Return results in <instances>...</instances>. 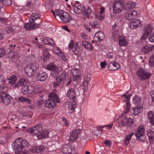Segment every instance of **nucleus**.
Instances as JSON below:
<instances>
[{
	"mask_svg": "<svg viewBox=\"0 0 154 154\" xmlns=\"http://www.w3.org/2000/svg\"><path fill=\"white\" fill-rule=\"evenodd\" d=\"M29 145V142L26 140L18 138L12 143V146L13 149L16 151L15 152V154H24V152L22 151L24 147H27Z\"/></svg>",
	"mask_w": 154,
	"mask_h": 154,
	"instance_id": "nucleus-1",
	"label": "nucleus"
},
{
	"mask_svg": "<svg viewBox=\"0 0 154 154\" xmlns=\"http://www.w3.org/2000/svg\"><path fill=\"white\" fill-rule=\"evenodd\" d=\"M53 13L55 18L58 21H61L64 23H69L71 20L69 14L60 9H57Z\"/></svg>",
	"mask_w": 154,
	"mask_h": 154,
	"instance_id": "nucleus-2",
	"label": "nucleus"
},
{
	"mask_svg": "<svg viewBox=\"0 0 154 154\" xmlns=\"http://www.w3.org/2000/svg\"><path fill=\"white\" fill-rule=\"evenodd\" d=\"M49 99L45 103V106L49 108L54 107L57 103L60 102V100L54 91L49 94Z\"/></svg>",
	"mask_w": 154,
	"mask_h": 154,
	"instance_id": "nucleus-3",
	"label": "nucleus"
},
{
	"mask_svg": "<svg viewBox=\"0 0 154 154\" xmlns=\"http://www.w3.org/2000/svg\"><path fill=\"white\" fill-rule=\"evenodd\" d=\"M38 67L39 64L38 63L35 62H32L26 66L24 71L28 76H32L35 75V71Z\"/></svg>",
	"mask_w": 154,
	"mask_h": 154,
	"instance_id": "nucleus-4",
	"label": "nucleus"
},
{
	"mask_svg": "<svg viewBox=\"0 0 154 154\" xmlns=\"http://www.w3.org/2000/svg\"><path fill=\"white\" fill-rule=\"evenodd\" d=\"M78 85L79 84L80 86H83V89L85 90H86L88 86L90 78L87 77L83 79H82L81 78V71L80 69H78Z\"/></svg>",
	"mask_w": 154,
	"mask_h": 154,
	"instance_id": "nucleus-5",
	"label": "nucleus"
},
{
	"mask_svg": "<svg viewBox=\"0 0 154 154\" xmlns=\"http://www.w3.org/2000/svg\"><path fill=\"white\" fill-rule=\"evenodd\" d=\"M125 7L124 3L120 0H116L112 5L113 12L114 14L119 13L121 12Z\"/></svg>",
	"mask_w": 154,
	"mask_h": 154,
	"instance_id": "nucleus-6",
	"label": "nucleus"
},
{
	"mask_svg": "<svg viewBox=\"0 0 154 154\" xmlns=\"http://www.w3.org/2000/svg\"><path fill=\"white\" fill-rule=\"evenodd\" d=\"M27 82V80L26 79H21L16 84L14 85V88H16L23 86L21 89V91L23 94H28V89L27 88V86H25Z\"/></svg>",
	"mask_w": 154,
	"mask_h": 154,
	"instance_id": "nucleus-7",
	"label": "nucleus"
},
{
	"mask_svg": "<svg viewBox=\"0 0 154 154\" xmlns=\"http://www.w3.org/2000/svg\"><path fill=\"white\" fill-rule=\"evenodd\" d=\"M12 99V97L8 93L0 92V102L7 105L11 103Z\"/></svg>",
	"mask_w": 154,
	"mask_h": 154,
	"instance_id": "nucleus-8",
	"label": "nucleus"
},
{
	"mask_svg": "<svg viewBox=\"0 0 154 154\" xmlns=\"http://www.w3.org/2000/svg\"><path fill=\"white\" fill-rule=\"evenodd\" d=\"M137 76L142 80H144L150 78L151 75L150 72L142 68H140L138 70L137 72Z\"/></svg>",
	"mask_w": 154,
	"mask_h": 154,
	"instance_id": "nucleus-9",
	"label": "nucleus"
},
{
	"mask_svg": "<svg viewBox=\"0 0 154 154\" xmlns=\"http://www.w3.org/2000/svg\"><path fill=\"white\" fill-rule=\"evenodd\" d=\"M112 125V124H110L106 125L100 126L99 128H97L94 130V135H98L99 134H104V132L105 131V128L108 129H110Z\"/></svg>",
	"mask_w": 154,
	"mask_h": 154,
	"instance_id": "nucleus-10",
	"label": "nucleus"
},
{
	"mask_svg": "<svg viewBox=\"0 0 154 154\" xmlns=\"http://www.w3.org/2000/svg\"><path fill=\"white\" fill-rule=\"evenodd\" d=\"M127 94L126 93L122 95V97L124 101H126V107L125 109V110L124 112V113L126 114L128 112L130 107V105L129 102V100L131 96L130 94L127 95Z\"/></svg>",
	"mask_w": 154,
	"mask_h": 154,
	"instance_id": "nucleus-11",
	"label": "nucleus"
},
{
	"mask_svg": "<svg viewBox=\"0 0 154 154\" xmlns=\"http://www.w3.org/2000/svg\"><path fill=\"white\" fill-rule=\"evenodd\" d=\"M133 123L134 120L130 118L128 119L127 117H124L122 121L119 122L120 125L122 126L128 125L131 127L133 125Z\"/></svg>",
	"mask_w": 154,
	"mask_h": 154,
	"instance_id": "nucleus-12",
	"label": "nucleus"
},
{
	"mask_svg": "<svg viewBox=\"0 0 154 154\" xmlns=\"http://www.w3.org/2000/svg\"><path fill=\"white\" fill-rule=\"evenodd\" d=\"M42 129V127L41 125H39L35 126L31 128L28 130V132L29 134L35 135L38 134Z\"/></svg>",
	"mask_w": 154,
	"mask_h": 154,
	"instance_id": "nucleus-13",
	"label": "nucleus"
},
{
	"mask_svg": "<svg viewBox=\"0 0 154 154\" xmlns=\"http://www.w3.org/2000/svg\"><path fill=\"white\" fill-rule=\"evenodd\" d=\"M154 49V46L149 44H147L145 45L141 50V52L143 54H147Z\"/></svg>",
	"mask_w": 154,
	"mask_h": 154,
	"instance_id": "nucleus-14",
	"label": "nucleus"
},
{
	"mask_svg": "<svg viewBox=\"0 0 154 154\" xmlns=\"http://www.w3.org/2000/svg\"><path fill=\"white\" fill-rule=\"evenodd\" d=\"M62 152L64 154H70L74 153V150L73 149V146L65 145L62 149Z\"/></svg>",
	"mask_w": 154,
	"mask_h": 154,
	"instance_id": "nucleus-15",
	"label": "nucleus"
},
{
	"mask_svg": "<svg viewBox=\"0 0 154 154\" xmlns=\"http://www.w3.org/2000/svg\"><path fill=\"white\" fill-rule=\"evenodd\" d=\"M137 12L135 10L129 11L127 12L125 16L127 19L129 20L135 18L137 15Z\"/></svg>",
	"mask_w": 154,
	"mask_h": 154,
	"instance_id": "nucleus-16",
	"label": "nucleus"
},
{
	"mask_svg": "<svg viewBox=\"0 0 154 154\" xmlns=\"http://www.w3.org/2000/svg\"><path fill=\"white\" fill-rule=\"evenodd\" d=\"M108 69L110 70L114 71L119 69L120 67V65L117 62L112 61L108 65Z\"/></svg>",
	"mask_w": 154,
	"mask_h": 154,
	"instance_id": "nucleus-17",
	"label": "nucleus"
},
{
	"mask_svg": "<svg viewBox=\"0 0 154 154\" xmlns=\"http://www.w3.org/2000/svg\"><path fill=\"white\" fill-rule=\"evenodd\" d=\"M53 52L60 56L64 61L66 60V58L64 54L60 50L59 48L54 46L53 48Z\"/></svg>",
	"mask_w": 154,
	"mask_h": 154,
	"instance_id": "nucleus-18",
	"label": "nucleus"
},
{
	"mask_svg": "<svg viewBox=\"0 0 154 154\" xmlns=\"http://www.w3.org/2000/svg\"><path fill=\"white\" fill-rule=\"evenodd\" d=\"M47 69L49 70H51L54 73H57L59 72L58 67L56 65L53 63H51L47 66Z\"/></svg>",
	"mask_w": 154,
	"mask_h": 154,
	"instance_id": "nucleus-19",
	"label": "nucleus"
},
{
	"mask_svg": "<svg viewBox=\"0 0 154 154\" xmlns=\"http://www.w3.org/2000/svg\"><path fill=\"white\" fill-rule=\"evenodd\" d=\"M48 75L45 72L41 71L38 72L37 76V78L38 80L40 81H45L47 78Z\"/></svg>",
	"mask_w": 154,
	"mask_h": 154,
	"instance_id": "nucleus-20",
	"label": "nucleus"
},
{
	"mask_svg": "<svg viewBox=\"0 0 154 154\" xmlns=\"http://www.w3.org/2000/svg\"><path fill=\"white\" fill-rule=\"evenodd\" d=\"M132 113L134 116H136L140 114L143 110L142 105L136 106L132 108Z\"/></svg>",
	"mask_w": 154,
	"mask_h": 154,
	"instance_id": "nucleus-21",
	"label": "nucleus"
},
{
	"mask_svg": "<svg viewBox=\"0 0 154 154\" xmlns=\"http://www.w3.org/2000/svg\"><path fill=\"white\" fill-rule=\"evenodd\" d=\"M141 22L139 20H134L129 24V27L131 29H134L137 28L138 26L140 25Z\"/></svg>",
	"mask_w": 154,
	"mask_h": 154,
	"instance_id": "nucleus-22",
	"label": "nucleus"
},
{
	"mask_svg": "<svg viewBox=\"0 0 154 154\" xmlns=\"http://www.w3.org/2000/svg\"><path fill=\"white\" fill-rule=\"evenodd\" d=\"M105 37L104 34L102 32L99 31L96 33L94 36V39L95 40L99 41L103 40Z\"/></svg>",
	"mask_w": 154,
	"mask_h": 154,
	"instance_id": "nucleus-23",
	"label": "nucleus"
},
{
	"mask_svg": "<svg viewBox=\"0 0 154 154\" xmlns=\"http://www.w3.org/2000/svg\"><path fill=\"white\" fill-rule=\"evenodd\" d=\"M45 150V147L43 145L33 146L32 147L31 150L32 152H41Z\"/></svg>",
	"mask_w": 154,
	"mask_h": 154,
	"instance_id": "nucleus-24",
	"label": "nucleus"
},
{
	"mask_svg": "<svg viewBox=\"0 0 154 154\" xmlns=\"http://www.w3.org/2000/svg\"><path fill=\"white\" fill-rule=\"evenodd\" d=\"M17 80V77L15 75L10 76L6 79V81L10 85H13L15 83Z\"/></svg>",
	"mask_w": 154,
	"mask_h": 154,
	"instance_id": "nucleus-25",
	"label": "nucleus"
},
{
	"mask_svg": "<svg viewBox=\"0 0 154 154\" xmlns=\"http://www.w3.org/2000/svg\"><path fill=\"white\" fill-rule=\"evenodd\" d=\"M119 43L120 46H126L128 44V42L125 37H121L119 39Z\"/></svg>",
	"mask_w": 154,
	"mask_h": 154,
	"instance_id": "nucleus-26",
	"label": "nucleus"
},
{
	"mask_svg": "<svg viewBox=\"0 0 154 154\" xmlns=\"http://www.w3.org/2000/svg\"><path fill=\"white\" fill-rule=\"evenodd\" d=\"M43 43L45 44L48 45L52 46H54V45L53 41L50 38L46 37L42 39Z\"/></svg>",
	"mask_w": 154,
	"mask_h": 154,
	"instance_id": "nucleus-27",
	"label": "nucleus"
},
{
	"mask_svg": "<svg viewBox=\"0 0 154 154\" xmlns=\"http://www.w3.org/2000/svg\"><path fill=\"white\" fill-rule=\"evenodd\" d=\"M67 94L70 99L74 100L75 98V94L73 89H69L67 91Z\"/></svg>",
	"mask_w": 154,
	"mask_h": 154,
	"instance_id": "nucleus-28",
	"label": "nucleus"
},
{
	"mask_svg": "<svg viewBox=\"0 0 154 154\" xmlns=\"http://www.w3.org/2000/svg\"><path fill=\"white\" fill-rule=\"evenodd\" d=\"M43 59L44 61H45L48 59H49L51 57V54L49 51L46 49H44L43 50Z\"/></svg>",
	"mask_w": 154,
	"mask_h": 154,
	"instance_id": "nucleus-29",
	"label": "nucleus"
},
{
	"mask_svg": "<svg viewBox=\"0 0 154 154\" xmlns=\"http://www.w3.org/2000/svg\"><path fill=\"white\" fill-rule=\"evenodd\" d=\"M142 97L138 96H135L133 99V103L136 106L141 105L140 104L141 102Z\"/></svg>",
	"mask_w": 154,
	"mask_h": 154,
	"instance_id": "nucleus-30",
	"label": "nucleus"
},
{
	"mask_svg": "<svg viewBox=\"0 0 154 154\" xmlns=\"http://www.w3.org/2000/svg\"><path fill=\"white\" fill-rule=\"evenodd\" d=\"M41 15L38 12L32 13V15L29 18V21L30 22H32L36 19L39 18Z\"/></svg>",
	"mask_w": 154,
	"mask_h": 154,
	"instance_id": "nucleus-31",
	"label": "nucleus"
},
{
	"mask_svg": "<svg viewBox=\"0 0 154 154\" xmlns=\"http://www.w3.org/2000/svg\"><path fill=\"white\" fill-rule=\"evenodd\" d=\"M85 10V7L83 3L80 4L78 1V14L82 13L84 12Z\"/></svg>",
	"mask_w": 154,
	"mask_h": 154,
	"instance_id": "nucleus-32",
	"label": "nucleus"
},
{
	"mask_svg": "<svg viewBox=\"0 0 154 154\" xmlns=\"http://www.w3.org/2000/svg\"><path fill=\"white\" fill-rule=\"evenodd\" d=\"M145 133V130L143 126L140 125L138 128L135 135H144Z\"/></svg>",
	"mask_w": 154,
	"mask_h": 154,
	"instance_id": "nucleus-33",
	"label": "nucleus"
},
{
	"mask_svg": "<svg viewBox=\"0 0 154 154\" xmlns=\"http://www.w3.org/2000/svg\"><path fill=\"white\" fill-rule=\"evenodd\" d=\"M148 116L150 122L154 125V114L153 112L151 111H149L148 113Z\"/></svg>",
	"mask_w": 154,
	"mask_h": 154,
	"instance_id": "nucleus-34",
	"label": "nucleus"
},
{
	"mask_svg": "<svg viewBox=\"0 0 154 154\" xmlns=\"http://www.w3.org/2000/svg\"><path fill=\"white\" fill-rule=\"evenodd\" d=\"M136 5V3L134 2H129L125 6V9L128 10L134 8Z\"/></svg>",
	"mask_w": 154,
	"mask_h": 154,
	"instance_id": "nucleus-35",
	"label": "nucleus"
},
{
	"mask_svg": "<svg viewBox=\"0 0 154 154\" xmlns=\"http://www.w3.org/2000/svg\"><path fill=\"white\" fill-rule=\"evenodd\" d=\"M82 44L85 48L89 50H91L93 49V47L91 44L88 42L84 41H82Z\"/></svg>",
	"mask_w": 154,
	"mask_h": 154,
	"instance_id": "nucleus-36",
	"label": "nucleus"
},
{
	"mask_svg": "<svg viewBox=\"0 0 154 154\" xmlns=\"http://www.w3.org/2000/svg\"><path fill=\"white\" fill-rule=\"evenodd\" d=\"M66 72H63L57 78V80L60 81L61 82H62V84H63L64 83V81L66 79Z\"/></svg>",
	"mask_w": 154,
	"mask_h": 154,
	"instance_id": "nucleus-37",
	"label": "nucleus"
},
{
	"mask_svg": "<svg viewBox=\"0 0 154 154\" xmlns=\"http://www.w3.org/2000/svg\"><path fill=\"white\" fill-rule=\"evenodd\" d=\"M153 28L151 25L149 24L144 28L145 32L149 34L153 30Z\"/></svg>",
	"mask_w": 154,
	"mask_h": 154,
	"instance_id": "nucleus-38",
	"label": "nucleus"
},
{
	"mask_svg": "<svg viewBox=\"0 0 154 154\" xmlns=\"http://www.w3.org/2000/svg\"><path fill=\"white\" fill-rule=\"evenodd\" d=\"M28 93L29 94L34 93L35 91V87L32 85H29L27 86Z\"/></svg>",
	"mask_w": 154,
	"mask_h": 154,
	"instance_id": "nucleus-39",
	"label": "nucleus"
},
{
	"mask_svg": "<svg viewBox=\"0 0 154 154\" xmlns=\"http://www.w3.org/2000/svg\"><path fill=\"white\" fill-rule=\"evenodd\" d=\"M18 100L21 102H26L28 103H30L31 100L28 98H25L23 97H20L18 98Z\"/></svg>",
	"mask_w": 154,
	"mask_h": 154,
	"instance_id": "nucleus-40",
	"label": "nucleus"
},
{
	"mask_svg": "<svg viewBox=\"0 0 154 154\" xmlns=\"http://www.w3.org/2000/svg\"><path fill=\"white\" fill-rule=\"evenodd\" d=\"M23 116L28 117H31L33 115L32 112L28 110L24 111L23 113Z\"/></svg>",
	"mask_w": 154,
	"mask_h": 154,
	"instance_id": "nucleus-41",
	"label": "nucleus"
},
{
	"mask_svg": "<svg viewBox=\"0 0 154 154\" xmlns=\"http://www.w3.org/2000/svg\"><path fill=\"white\" fill-rule=\"evenodd\" d=\"M83 12V14L85 16L88 17L91 13V11L90 8H88L86 10L84 11Z\"/></svg>",
	"mask_w": 154,
	"mask_h": 154,
	"instance_id": "nucleus-42",
	"label": "nucleus"
},
{
	"mask_svg": "<svg viewBox=\"0 0 154 154\" xmlns=\"http://www.w3.org/2000/svg\"><path fill=\"white\" fill-rule=\"evenodd\" d=\"M24 28L27 30H30L33 29V27L32 23H26L24 26Z\"/></svg>",
	"mask_w": 154,
	"mask_h": 154,
	"instance_id": "nucleus-43",
	"label": "nucleus"
},
{
	"mask_svg": "<svg viewBox=\"0 0 154 154\" xmlns=\"http://www.w3.org/2000/svg\"><path fill=\"white\" fill-rule=\"evenodd\" d=\"M132 135H127L124 141V143L126 145H128L130 143V141L132 138Z\"/></svg>",
	"mask_w": 154,
	"mask_h": 154,
	"instance_id": "nucleus-44",
	"label": "nucleus"
},
{
	"mask_svg": "<svg viewBox=\"0 0 154 154\" xmlns=\"http://www.w3.org/2000/svg\"><path fill=\"white\" fill-rule=\"evenodd\" d=\"M117 25L115 24L112 26V32L114 35H116L118 33V31L116 29Z\"/></svg>",
	"mask_w": 154,
	"mask_h": 154,
	"instance_id": "nucleus-45",
	"label": "nucleus"
},
{
	"mask_svg": "<svg viewBox=\"0 0 154 154\" xmlns=\"http://www.w3.org/2000/svg\"><path fill=\"white\" fill-rule=\"evenodd\" d=\"M14 8L16 10L18 11L19 12H21L25 10L24 7L17 5L15 6Z\"/></svg>",
	"mask_w": 154,
	"mask_h": 154,
	"instance_id": "nucleus-46",
	"label": "nucleus"
},
{
	"mask_svg": "<svg viewBox=\"0 0 154 154\" xmlns=\"http://www.w3.org/2000/svg\"><path fill=\"white\" fill-rule=\"evenodd\" d=\"M89 24L93 27H97L98 23L97 20H94L89 23Z\"/></svg>",
	"mask_w": 154,
	"mask_h": 154,
	"instance_id": "nucleus-47",
	"label": "nucleus"
},
{
	"mask_svg": "<svg viewBox=\"0 0 154 154\" xmlns=\"http://www.w3.org/2000/svg\"><path fill=\"white\" fill-rule=\"evenodd\" d=\"M60 83H62V82L59 80H57V79H56V81L54 82L53 87L54 88H56L57 86H58Z\"/></svg>",
	"mask_w": 154,
	"mask_h": 154,
	"instance_id": "nucleus-48",
	"label": "nucleus"
},
{
	"mask_svg": "<svg viewBox=\"0 0 154 154\" xmlns=\"http://www.w3.org/2000/svg\"><path fill=\"white\" fill-rule=\"evenodd\" d=\"M104 144L108 147H110L112 142L109 140H105L104 141Z\"/></svg>",
	"mask_w": 154,
	"mask_h": 154,
	"instance_id": "nucleus-49",
	"label": "nucleus"
},
{
	"mask_svg": "<svg viewBox=\"0 0 154 154\" xmlns=\"http://www.w3.org/2000/svg\"><path fill=\"white\" fill-rule=\"evenodd\" d=\"M149 65L151 67H154V59L153 58L150 57L149 60Z\"/></svg>",
	"mask_w": 154,
	"mask_h": 154,
	"instance_id": "nucleus-50",
	"label": "nucleus"
},
{
	"mask_svg": "<svg viewBox=\"0 0 154 154\" xmlns=\"http://www.w3.org/2000/svg\"><path fill=\"white\" fill-rule=\"evenodd\" d=\"M5 83V80L4 77L2 75H0V86L4 85Z\"/></svg>",
	"mask_w": 154,
	"mask_h": 154,
	"instance_id": "nucleus-51",
	"label": "nucleus"
},
{
	"mask_svg": "<svg viewBox=\"0 0 154 154\" xmlns=\"http://www.w3.org/2000/svg\"><path fill=\"white\" fill-rule=\"evenodd\" d=\"M5 5H8L11 4V0H2Z\"/></svg>",
	"mask_w": 154,
	"mask_h": 154,
	"instance_id": "nucleus-52",
	"label": "nucleus"
},
{
	"mask_svg": "<svg viewBox=\"0 0 154 154\" xmlns=\"http://www.w3.org/2000/svg\"><path fill=\"white\" fill-rule=\"evenodd\" d=\"M74 42L73 40H72L70 41L68 45L69 49V50H71L73 47Z\"/></svg>",
	"mask_w": 154,
	"mask_h": 154,
	"instance_id": "nucleus-53",
	"label": "nucleus"
},
{
	"mask_svg": "<svg viewBox=\"0 0 154 154\" xmlns=\"http://www.w3.org/2000/svg\"><path fill=\"white\" fill-rule=\"evenodd\" d=\"M77 135H70L69 138V141H75L76 140Z\"/></svg>",
	"mask_w": 154,
	"mask_h": 154,
	"instance_id": "nucleus-54",
	"label": "nucleus"
},
{
	"mask_svg": "<svg viewBox=\"0 0 154 154\" xmlns=\"http://www.w3.org/2000/svg\"><path fill=\"white\" fill-rule=\"evenodd\" d=\"M154 135H147L149 138V142L151 143H152L153 142L154 140Z\"/></svg>",
	"mask_w": 154,
	"mask_h": 154,
	"instance_id": "nucleus-55",
	"label": "nucleus"
},
{
	"mask_svg": "<svg viewBox=\"0 0 154 154\" xmlns=\"http://www.w3.org/2000/svg\"><path fill=\"white\" fill-rule=\"evenodd\" d=\"M95 17L96 19L100 20H103L104 18L103 16L102 15H100V14L96 15H95Z\"/></svg>",
	"mask_w": 154,
	"mask_h": 154,
	"instance_id": "nucleus-56",
	"label": "nucleus"
},
{
	"mask_svg": "<svg viewBox=\"0 0 154 154\" xmlns=\"http://www.w3.org/2000/svg\"><path fill=\"white\" fill-rule=\"evenodd\" d=\"M5 53V50L4 48H0V57H3Z\"/></svg>",
	"mask_w": 154,
	"mask_h": 154,
	"instance_id": "nucleus-57",
	"label": "nucleus"
},
{
	"mask_svg": "<svg viewBox=\"0 0 154 154\" xmlns=\"http://www.w3.org/2000/svg\"><path fill=\"white\" fill-rule=\"evenodd\" d=\"M76 3L74 4V5H72V8L71 10L72 11H73L76 14L77 13V7L76 6H75Z\"/></svg>",
	"mask_w": 154,
	"mask_h": 154,
	"instance_id": "nucleus-58",
	"label": "nucleus"
},
{
	"mask_svg": "<svg viewBox=\"0 0 154 154\" xmlns=\"http://www.w3.org/2000/svg\"><path fill=\"white\" fill-rule=\"evenodd\" d=\"M148 35V34H147V33H146L145 32L144 34L142 35V36L141 37V40L142 41H145L147 38V36Z\"/></svg>",
	"mask_w": 154,
	"mask_h": 154,
	"instance_id": "nucleus-59",
	"label": "nucleus"
},
{
	"mask_svg": "<svg viewBox=\"0 0 154 154\" xmlns=\"http://www.w3.org/2000/svg\"><path fill=\"white\" fill-rule=\"evenodd\" d=\"M36 137L37 139H42L44 138L48 137V135H34Z\"/></svg>",
	"mask_w": 154,
	"mask_h": 154,
	"instance_id": "nucleus-60",
	"label": "nucleus"
},
{
	"mask_svg": "<svg viewBox=\"0 0 154 154\" xmlns=\"http://www.w3.org/2000/svg\"><path fill=\"white\" fill-rule=\"evenodd\" d=\"M71 72L73 76L77 75V69H72L71 70Z\"/></svg>",
	"mask_w": 154,
	"mask_h": 154,
	"instance_id": "nucleus-61",
	"label": "nucleus"
},
{
	"mask_svg": "<svg viewBox=\"0 0 154 154\" xmlns=\"http://www.w3.org/2000/svg\"><path fill=\"white\" fill-rule=\"evenodd\" d=\"M149 40L151 42H154V34L151 35L149 38Z\"/></svg>",
	"mask_w": 154,
	"mask_h": 154,
	"instance_id": "nucleus-62",
	"label": "nucleus"
},
{
	"mask_svg": "<svg viewBox=\"0 0 154 154\" xmlns=\"http://www.w3.org/2000/svg\"><path fill=\"white\" fill-rule=\"evenodd\" d=\"M62 121L64 122L66 125L68 126L69 125V123L67 122L66 119L65 118L62 117Z\"/></svg>",
	"mask_w": 154,
	"mask_h": 154,
	"instance_id": "nucleus-63",
	"label": "nucleus"
},
{
	"mask_svg": "<svg viewBox=\"0 0 154 154\" xmlns=\"http://www.w3.org/2000/svg\"><path fill=\"white\" fill-rule=\"evenodd\" d=\"M44 101L41 100H38L37 102V104L38 106H40L42 105L44 103Z\"/></svg>",
	"mask_w": 154,
	"mask_h": 154,
	"instance_id": "nucleus-64",
	"label": "nucleus"
}]
</instances>
